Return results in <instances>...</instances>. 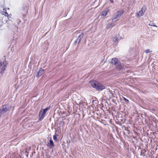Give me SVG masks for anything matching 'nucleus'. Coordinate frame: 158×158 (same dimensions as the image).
Returning a JSON list of instances; mask_svg holds the SVG:
<instances>
[{"label": "nucleus", "instance_id": "4", "mask_svg": "<svg viewBox=\"0 0 158 158\" xmlns=\"http://www.w3.org/2000/svg\"><path fill=\"white\" fill-rule=\"evenodd\" d=\"M124 10H121L117 11V13L114 14L113 16L112 20H114L118 17H120L124 13Z\"/></svg>", "mask_w": 158, "mask_h": 158}, {"label": "nucleus", "instance_id": "21", "mask_svg": "<svg viewBox=\"0 0 158 158\" xmlns=\"http://www.w3.org/2000/svg\"><path fill=\"white\" fill-rule=\"evenodd\" d=\"M110 1L111 3H113L114 2V1L113 0H110Z\"/></svg>", "mask_w": 158, "mask_h": 158}, {"label": "nucleus", "instance_id": "19", "mask_svg": "<svg viewBox=\"0 0 158 158\" xmlns=\"http://www.w3.org/2000/svg\"><path fill=\"white\" fill-rule=\"evenodd\" d=\"M53 140L55 141L57 139V138L56 136L55 135H54L53 136Z\"/></svg>", "mask_w": 158, "mask_h": 158}, {"label": "nucleus", "instance_id": "3", "mask_svg": "<svg viewBox=\"0 0 158 158\" xmlns=\"http://www.w3.org/2000/svg\"><path fill=\"white\" fill-rule=\"evenodd\" d=\"M146 9V6H143L141 10L136 14V16L138 17H140L143 15Z\"/></svg>", "mask_w": 158, "mask_h": 158}, {"label": "nucleus", "instance_id": "6", "mask_svg": "<svg viewBox=\"0 0 158 158\" xmlns=\"http://www.w3.org/2000/svg\"><path fill=\"white\" fill-rule=\"evenodd\" d=\"M11 109V106L9 105H5L3 106L2 110L4 112H6L7 111L10 110Z\"/></svg>", "mask_w": 158, "mask_h": 158}, {"label": "nucleus", "instance_id": "7", "mask_svg": "<svg viewBox=\"0 0 158 158\" xmlns=\"http://www.w3.org/2000/svg\"><path fill=\"white\" fill-rule=\"evenodd\" d=\"M83 33H81L80 35L78 36V37L77 38V39L76 40V41L75 42V43H79L81 41V39L83 37Z\"/></svg>", "mask_w": 158, "mask_h": 158}, {"label": "nucleus", "instance_id": "8", "mask_svg": "<svg viewBox=\"0 0 158 158\" xmlns=\"http://www.w3.org/2000/svg\"><path fill=\"white\" fill-rule=\"evenodd\" d=\"M45 113L44 112L42 111V110H40L39 113V120H41L42 119H43V118L45 114Z\"/></svg>", "mask_w": 158, "mask_h": 158}, {"label": "nucleus", "instance_id": "10", "mask_svg": "<svg viewBox=\"0 0 158 158\" xmlns=\"http://www.w3.org/2000/svg\"><path fill=\"white\" fill-rule=\"evenodd\" d=\"M48 143L50 144V145H49V147H50L51 148H53L54 147L53 142L51 139H51L49 140V143Z\"/></svg>", "mask_w": 158, "mask_h": 158}, {"label": "nucleus", "instance_id": "14", "mask_svg": "<svg viewBox=\"0 0 158 158\" xmlns=\"http://www.w3.org/2000/svg\"><path fill=\"white\" fill-rule=\"evenodd\" d=\"M108 11V10H106L102 11V15L104 16L106 15Z\"/></svg>", "mask_w": 158, "mask_h": 158}, {"label": "nucleus", "instance_id": "5", "mask_svg": "<svg viewBox=\"0 0 158 158\" xmlns=\"http://www.w3.org/2000/svg\"><path fill=\"white\" fill-rule=\"evenodd\" d=\"M7 63L6 61H5L3 63L0 62V72L2 74H3V71L5 69L6 65Z\"/></svg>", "mask_w": 158, "mask_h": 158}, {"label": "nucleus", "instance_id": "20", "mask_svg": "<svg viewBox=\"0 0 158 158\" xmlns=\"http://www.w3.org/2000/svg\"><path fill=\"white\" fill-rule=\"evenodd\" d=\"M124 98V99L125 102H129V100L127 99H126V98Z\"/></svg>", "mask_w": 158, "mask_h": 158}, {"label": "nucleus", "instance_id": "1", "mask_svg": "<svg viewBox=\"0 0 158 158\" xmlns=\"http://www.w3.org/2000/svg\"><path fill=\"white\" fill-rule=\"evenodd\" d=\"M90 83L91 85L94 88H95L97 90H102L105 88L104 85L95 81H90Z\"/></svg>", "mask_w": 158, "mask_h": 158}, {"label": "nucleus", "instance_id": "12", "mask_svg": "<svg viewBox=\"0 0 158 158\" xmlns=\"http://www.w3.org/2000/svg\"><path fill=\"white\" fill-rule=\"evenodd\" d=\"M44 71V69H40L38 71V74L36 76V77H40V76H41L42 75V74L43 73Z\"/></svg>", "mask_w": 158, "mask_h": 158}, {"label": "nucleus", "instance_id": "16", "mask_svg": "<svg viewBox=\"0 0 158 158\" xmlns=\"http://www.w3.org/2000/svg\"><path fill=\"white\" fill-rule=\"evenodd\" d=\"M50 108L49 107H47L46 108L44 109L42 111L44 112L45 114L47 111L50 109Z\"/></svg>", "mask_w": 158, "mask_h": 158}, {"label": "nucleus", "instance_id": "11", "mask_svg": "<svg viewBox=\"0 0 158 158\" xmlns=\"http://www.w3.org/2000/svg\"><path fill=\"white\" fill-rule=\"evenodd\" d=\"M3 11L2 12L1 14L3 15H4L5 16H7L8 18L9 15L6 11V9L5 8H4L3 9Z\"/></svg>", "mask_w": 158, "mask_h": 158}, {"label": "nucleus", "instance_id": "9", "mask_svg": "<svg viewBox=\"0 0 158 158\" xmlns=\"http://www.w3.org/2000/svg\"><path fill=\"white\" fill-rule=\"evenodd\" d=\"M116 25V24L114 23H109L107 24L106 28L107 29H108L110 28H112Z\"/></svg>", "mask_w": 158, "mask_h": 158}, {"label": "nucleus", "instance_id": "2", "mask_svg": "<svg viewBox=\"0 0 158 158\" xmlns=\"http://www.w3.org/2000/svg\"><path fill=\"white\" fill-rule=\"evenodd\" d=\"M111 63L115 65L116 68L118 70L121 69L122 67L120 61L116 58H113L111 60Z\"/></svg>", "mask_w": 158, "mask_h": 158}, {"label": "nucleus", "instance_id": "22", "mask_svg": "<svg viewBox=\"0 0 158 158\" xmlns=\"http://www.w3.org/2000/svg\"><path fill=\"white\" fill-rule=\"evenodd\" d=\"M125 130H127V131H128V130H127V129H125Z\"/></svg>", "mask_w": 158, "mask_h": 158}, {"label": "nucleus", "instance_id": "18", "mask_svg": "<svg viewBox=\"0 0 158 158\" xmlns=\"http://www.w3.org/2000/svg\"><path fill=\"white\" fill-rule=\"evenodd\" d=\"M145 52L146 53H147L149 52H151L152 51L149 49H147L145 50Z\"/></svg>", "mask_w": 158, "mask_h": 158}, {"label": "nucleus", "instance_id": "17", "mask_svg": "<svg viewBox=\"0 0 158 158\" xmlns=\"http://www.w3.org/2000/svg\"><path fill=\"white\" fill-rule=\"evenodd\" d=\"M5 112H4L3 110L2 109H0V118H1L2 115L5 113Z\"/></svg>", "mask_w": 158, "mask_h": 158}, {"label": "nucleus", "instance_id": "15", "mask_svg": "<svg viewBox=\"0 0 158 158\" xmlns=\"http://www.w3.org/2000/svg\"><path fill=\"white\" fill-rule=\"evenodd\" d=\"M149 25L150 26H153V27H157V26L155 25L154 23L152 21L150 22L149 23Z\"/></svg>", "mask_w": 158, "mask_h": 158}, {"label": "nucleus", "instance_id": "13", "mask_svg": "<svg viewBox=\"0 0 158 158\" xmlns=\"http://www.w3.org/2000/svg\"><path fill=\"white\" fill-rule=\"evenodd\" d=\"M118 39L117 37V35H116V37L113 39V41L114 42V43L115 45H116L118 44Z\"/></svg>", "mask_w": 158, "mask_h": 158}]
</instances>
